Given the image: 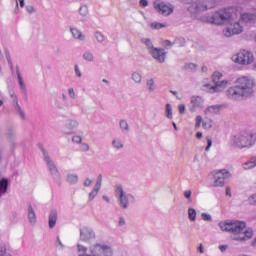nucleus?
<instances>
[{"instance_id": "f257e3e1", "label": "nucleus", "mask_w": 256, "mask_h": 256, "mask_svg": "<svg viewBox=\"0 0 256 256\" xmlns=\"http://www.w3.org/2000/svg\"><path fill=\"white\" fill-rule=\"evenodd\" d=\"M218 225L221 231L230 233V237L233 241L245 243V241H249V239L253 238V229L247 228V223L244 221L225 220L219 222Z\"/></svg>"}, {"instance_id": "f03ea898", "label": "nucleus", "mask_w": 256, "mask_h": 256, "mask_svg": "<svg viewBox=\"0 0 256 256\" xmlns=\"http://www.w3.org/2000/svg\"><path fill=\"white\" fill-rule=\"evenodd\" d=\"M255 81L248 77L238 78L236 85L230 87L226 91L228 99L232 101H241V99H248V97H253L255 95Z\"/></svg>"}, {"instance_id": "7ed1b4c3", "label": "nucleus", "mask_w": 256, "mask_h": 256, "mask_svg": "<svg viewBox=\"0 0 256 256\" xmlns=\"http://www.w3.org/2000/svg\"><path fill=\"white\" fill-rule=\"evenodd\" d=\"M76 251L78 256H113V248L105 243H94L90 247L77 243Z\"/></svg>"}, {"instance_id": "20e7f679", "label": "nucleus", "mask_w": 256, "mask_h": 256, "mask_svg": "<svg viewBox=\"0 0 256 256\" xmlns=\"http://www.w3.org/2000/svg\"><path fill=\"white\" fill-rule=\"evenodd\" d=\"M237 11L233 8L221 9L206 17V23L212 25H229L237 19Z\"/></svg>"}, {"instance_id": "39448f33", "label": "nucleus", "mask_w": 256, "mask_h": 256, "mask_svg": "<svg viewBox=\"0 0 256 256\" xmlns=\"http://www.w3.org/2000/svg\"><path fill=\"white\" fill-rule=\"evenodd\" d=\"M183 2L190 5L188 11L192 14L209 11V9L217 7V1L215 0H183Z\"/></svg>"}, {"instance_id": "423d86ee", "label": "nucleus", "mask_w": 256, "mask_h": 256, "mask_svg": "<svg viewBox=\"0 0 256 256\" xmlns=\"http://www.w3.org/2000/svg\"><path fill=\"white\" fill-rule=\"evenodd\" d=\"M221 79H223V74L218 71L214 72L212 74V84H204V91H208L209 93H221V91H225L229 85V81Z\"/></svg>"}, {"instance_id": "0eeeda50", "label": "nucleus", "mask_w": 256, "mask_h": 256, "mask_svg": "<svg viewBox=\"0 0 256 256\" xmlns=\"http://www.w3.org/2000/svg\"><path fill=\"white\" fill-rule=\"evenodd\" d=\"M256 135L249 132H241L232 138V145L238 149H245L255 145Z\"/></svg>"}, {"instance_id": "6e6552de", "label": "nucleus", "mask_w": 256, "mask_h": 256, "mask_svg": "<svg viewBox=\"0 0 256 256\" xmlns=\"http://www.w3.org/2000/svg\"><path fill=\"white\" fill-rule=\"evenodd\" d=\"M40 151L43 155L51 177L54 179V181H61V172H59V168H57V164H55V161H53V158H51L49 152L43 146H40Z\"/></svg>"}, {"instance_id": "1a4fd4ad", "label": "nucleus", "mask_w": 256, "mask_h": 256, "mask_svg": "<svg viewBox=\"0 0 256 256\" xmlns=\"http://www.w3.org/2000/svg\"><path fill=\"white\" fill-rule=\"evenodd\" d=\"M228 25L229 27L223 31V35L225 37L240 35V33L243 31V21H241V18H239V14H237V19L233 22H230Z\"/></svg>"}, {"instance_id": "9d476101", "label": "nucleus", "mask_w": 256, "mask_h": 256, "mask_svg": "<svg viewBox=\"0 0 256 256\" xmlns=\"http://www.w3.org/2000/svg\"><path fill=\"white\" fill-rule=\"evenodd\" d=\"M154 9H156L160 15H163V17H169V15H172L173 11H175V6L168 2L155 0Z\"/></svg>"}, {"instance_id": "9b49d317", "label": "nucleus", "mask_w": 256, "mask_h": 256, "mask_svg": "<svg viewBox=\"0 0 256 256\" xmlns=\"http://www.w3.org/2000/svg\"><path fill=\"white\" fill-rule=\"evenodd\" d=\"M254 59L253 53L247 50H242L232 57L234 63H239V65H251Z\"/></svg>"}, {"instance_id": "f8f14e48", "label": "nucleus", "mask_w": 256, "mask_h": 256, "mask_svg": "<svg viewBox=\"0 0 256 256\" xmlns=\"http://www.w3.org/2000/svg\"><path fill=\"white\" fill-rule=\"evenodd\" d=\"M214 182L213 187H223L225 185V180L231 177V172L225 169L212 172Z\"/></svg>"}, {"instance_id": "ddd939ff", "label": "nucleus", "mask_w": 256, "mask_h": 256, "mask_svg": "<svg viewBox=\"0 0 256 256\" xmlns=\"http://www.w3.org/2000/svg\"><path fill=\"white\" fill-rule=\"evenodd\" d=\"M95 239H97V234L93 228L83 227L80 229L79 241L82 243H92Z\"/></svg>"}, {"instance_id": "4468645a", "label": "nucleus", "mask_w": 256, "mask_h": 256, "mask_svg": "<svg viewBox=\"0 0 256 256\" xmlns=\"http://www.w3.org/2000/svg\"><path fill=\"white\" fill-rule=\"evenodd\" d=\"M116 197H118L119 203L123 209H127L129 204V199L127 198V194L123 191V186L118 185L116 187Z\"/></svg>"}, {"instance_id": "2eb2a0df", "label": "nucleus", "mask_w": 256, "mask_h": 256, "mask_svg": "<svg viewBox=\"0 0 256 256\" xmlns=\"http://www.w3.org/2000/svg\"><path fill=\"white\" fill-rule=\"evenodd\" d=\"M205 103V101L203 100V98L201 96H192L191 97V107L189 109L190 113H195V111H197V109H201V107H203V104Z\"/></svg>"}, {"instance_id": "dca6fc26", "label": "nucleus", "mask_w": 256, "mask_h": 256, "mask_svg": "<svg viewBox=\"0 0 256 256\" xmlns=\"http://www.w3.org/2000/svg\"><path fill=\"white\" fill-rule=\"evenodd\" d=\"M150 55H152L153 59L158 61V63H165V49L154 48L150 50Z\"/></svg>"}, {"instance_id": "f3484780", "label": "nucleus", "mask_w": 256, "mask_h": 256, "mask_svg": "<svg viewBox=\"0 0 256 256\" xmlns=\"http://www.w3.org/2000/svg\"><path fill=\"white\" fill-rule=\"evenodd\" d=\"M27 217L29 224L32 227H35L37 225V214L35 213V209L33 208V205H31V203L28 204Z\"/></svg>"}, {"instance_id": "a211bd4d", "label": "nucleus", "mask_w": 256, "mask_h": 256, "mask_svg": "<svg viewBox=\"0 0 256 256\" xmlns=\"http://www.w3.org/2000/svg\"><path fill=\"white\" fill-rule=\"evenodd\" d=\"M57 217H58L57 209H52L48 216L49 229H53L55 227V225H57Z\"/></svg>"}, {"instance_id": "6ab92c4d", "label": "nucleus", "mask_w": 256, "mask_h": 256, "mask_svg": "<svg viewBox=\"0 0 256 256\" xmlns=\"http://www.w3.org/2000/svg\"><path fill=\"white\" fill-rule=\"evenodd\" d=\"M79 120L75 118H70L65 121L64 126L68 129V131H75V129H79Z\"/></svg>"}, {"instance_id": "aec40b11", "label": "nucleus", "mask_w": 256, "mask_h": 256, "mask_svg": "<svg viewBox=\"0 0 256 256\" xmlns=\"http://www.w3.org/2000/svg\"><path fill=\"white\" fill-rule=\"evenodd\" d=\"M70 33L73 37V39H76L77 41H85L86 36L79 30L78 28L75 27H70Z\"/></svg>"}, {"instance_id": "412c9836", "label": "nucleus", "mask_w": 256, "mask_h": 256, "mask_svg": "<svg viewBox=\"0 0 256 256\" xmlns=\"http://www.w3.org/2000/svg\"><path fill=\"white\" fill-rule=\"evenodd\" d=\"M238 17H239L240 21H242V23H251V21L256 20V12L238 14Z\"/></svg>"}, {"instance_id": "4be33fe9", "label": "nucleus", "mask_w": 256, "mask_h": 256, "mask_svg": "<svg viewBox=\"0 0 256 256\" xmlns=\"http://www.w3.org/2000/svg\"><path fill=\"white\" fill-rule=\"evenodd\" d=\"M16 74L18 77L20 91H21L22 95H24V97H27V86L25 85V81L23 80V76H21V72L19 71V69L16 70Z\"/></svg>"}, {"instance_id": "5701e85b", "label": "nucleus", "mask_w": 256, "mask_h": 256, "mask_svg": "<svg viewBox=\"0 0 256 256\" xmlns=\"http://www.w3.org/2000/svg\"><path fill=\"white\" fill-rule=\"evenodd\" d=\"M199 69V65L193 62L185 63L182 67V71H187L188 73H195Z\"/></svg>"}, {"instance_id": "b1692460", "label": "nucleus", "mask_w": 256, "mask_h": 256, "mask_svg": "<svg viewBox=\"0 0 256 256\" xmlns=\"http://www.w3.org/2000/svg\"><path fill=\"white\" fill-rule=\"evenodd\" d=\"M221 111V107H219V105H212L207 107L204 110L205 115H217L219 114Z\"/></svg>"}, {"instance_id": "393cba45", "label": "nucleus", "mask_w": 256, "mask_h": 256, "mask_svg": "<svg viewBox=\"0 0 256 256\" xmlns=\"http://www.w3.org/2000/svg\"><path fill=\"white\" fill-rule=\"evenodd\" d=\"M256 167V157L250 158L247 162L242 164L244 171H249V169H255Z\"/></svg>"}, {"instance_id": "a878e982", "label": "nucleus", "mask_w": 256, "mask_h": 256, "mask_svg": "<svg viewBox=\"0 0 256 256\" xmlns=\"http://www.w3.org/2000/svg\"><path fill=\"white\" fill-rule=\"evenodd\" d=\"M66 181L69 185H77V183H79V176L77 174L69 173L67 174Z\"/></svg>"}, {"instance_id": "bb28decb", "label": "nucleus", "mask_w": 256, "mask_h": 256, "mask_svg": "<svg viewBox=\"0 0 256 256\" xmlns=\"http://www.w3.org/2000/svg\"><path fill=\"white\" fill-rule=\"evenodd\" d=\"M9 189V179L2 178L0 180V191L2 193H7V190Z\"/></svg>"}, {"instance_id": "cd10ccee", "label": "nucleus", "mask_w": 256, "mask_h": 256, "mask_svg": "<svg viewBox=\"0 0 256 256\" xmlns=\"http://www.w3.org/2000/svg\"><path fill=\"white\" fill-rule=\"evenodd\" d=\"M80 17H87L89 15V5L82 4L78 10Z\"/></svg>"}, {"instance_id": "c85d7f7f", "label": "nucleus", "mask_w": 256, "mask_h": 256, "mask_svg": "<svg viewBox=\"0 0 256 256\" xmlns=\"http://www.w3.org/2000/svg\"><path fill=\"white\" fill-rule=\"evenodd\" d=\"M119 127L122 133H127V131H129V122L125 119H121L119 121Z\"/></svg>"}, {"instance_id": "c756f323", "label": "nucleus", "mask_w": 256, "mask_h": 256, "mask_svg": "<svg viewBox=\"0 0 256 256\" xmlns=\"http://www.w3.org/2000/svg\"><path fill=\"white\" fill-rule=\"evenodd\" d=\"M146 85L149 93H153V91L157 89V85L155 84V80H153V78L148 79Z\"/></svg>"}, {"instance_id": "7c9ffc66", "label": "nucleus", "mask_w": 256, "mask_h": 256, "mask_svg": "<svg viewBox=\"0 0 256 256\" xmlns=\"http://www.w3.org/2000/svg\"><path fill=\"white\" fill-rule=\"evenodd\" d=\"M141 43H143V45H145L150 53V51H153V49H155L153 47V41H151V39L149 38H142L141 39Z\"/></svg>"}, {"instance_id": "2f4dec72", "label": "nucleus", "mask_w": 256, "mask_h": 256, "mask_svg": "<svg viewBox=\"0 0 256 256\" xmlns=\"http://www.w3.org/2000/svg\"><path fill=\"white\" fill-rule=\"evenodd\" d=\"M94 38L96 39L97 43H105V34H103L101 31H95Z\"/></svg>"}, {"instance_id": "473e14b6", "label": "nucleus", "mask_w": 256, "mask_h": 256, "mask_svg": "<svg viewBox=\"0 0 256 256\" xmlns=\"http://www.w3.org/2000/svg\"><path fill=\"white\" fill-rule=\"evenodd\" d=\"M188 219L192 222L197 221V210L194 208H188Z\"/></svg>"}, {"instance_id": "72a5a7b5", "label": "nucleus", "mask_w": 256, "mask_h": 256, "mask_svg": "<svg viewBox=\"0 0 256 256\" xmlns=\"http://www.w3.org/2000/svg\"><path fill=\"white\" fill-rule=\"evenodd\" d=\"M84 61H88L89 63H93L95 61V55H93L91 52L86 51L82 55Z\"/></svg>"}, {"instance_id": "f704fd0d", "label": "nucleus", "mask_w": 256, "mask_h": 256, "mask_svg": "<svg viewBox=\"0 0 256 256\" xmlns=\"http://www.w3.org/2000/svg\"><path fill=\"white\" fill-rule=\"evenodd\" d=\"M165 115L167 119H173V108L171 107V104L167 103L165 108Z\"/></svg>"}, {"instance_id": "c9c22d12", "label": "nucleus", "mask_w": 256, "mask_h": 256, "mask_svg": "<svg viewBox=\"0 0 256 256\" xmlns=\"http://www.w3.org/2000/svg\"><path fill=\"white\" fill-rule=\"evenodd\" d=\"M0 256H11L9 252H7V244L0 243Z\"/></svg>"}, {"instance_id": "e433bc0d", "label": "nucleus", "mask_w": 256, "mask_h": 256, "mask_svg": "<svg viewBox=\"0 0 256 256\" xmlns=\"http://www.w3.org/2000/svg\"><path fill=\"white\" fill-rule=\"evenodd\" d=\"M14 107L15 111L20 115L21 119H25V113H23V110L21 109L19 102H15Z\"/></svg>"}, {"instance_id": "4c0bfd02", "label": "nucleus", "mask_w": 256, "mask_h": 256, "mask_svg": "<svg viewBox=\"0 0 256 256\" xmlns=\"http://www.w3.org/2000/svg\"><path fill=\"white\" fill-rule=\"evenodd\" d=\"M165 27H167V24H165V23H159V22H152L151 23V28L152 29L159 30V29H163Z\"/></svg>"}, {"instance_id": "58836bf2", "label": "nucleus", "mask_w": 256, "mask_h": 256, "mask_svg": "<svg viewBox=\"0 0 256 256\" xmlns=\"http://www.w3.org/2000/svg\"><path fill=\"white\" fill-rule=\"evenodd\" d=\"M112 146L114 147V149H123L124 147L123 142L117 139L112 140Z\"/></svg>"}, {"instance_id": "ea45409f", "label": "nucleus", "mask_w": 256, "mask_h": 256, "mask_svg": "<svg viewBox=\"0 0 256 256\" xmlns=\"http://www.w3.org/2000/svg\"><path fill=\"white\" fill-rule=\"evenodd\" d=\"M99 189L94 188L89 194H88V201H93V199L95 197H97L98 193H99Z\"/></svg>"}, {"instance_id": "a19ab883", "label": "nucleus", "mask_w": 256, "mask_h": 256, "mask_svg": "<svg viewBox=\"0 0 256 256\" xmlns=\"http://www.w3.org/2000/svg\"><path fill=\"white\" fill-rule=\"evenodd\" d=\"M19 5L22 8L25 7V0H16V7L14 9L15 15H17V13H19Z\"/></svg>"}, {"instance_id": "79ce46f5", "label": "nucleus", "mask_w": 256, "mask_h": 256, "mask_svg": "<svg viewBox=\"0 0 256 256\" xmlns=\"http://www.w3.org/2000/svg\"><path fill=\"white\" fill-rule=\"evenodd\" d=\"M183 195L185 199H187L188 203H193V198H191V195H193V192L191 190H185Z\"/></svg>"}, {"instance_id": "37998d69", "label": "nucleus", "mask_w": 256, "mask_h": 256, "mask_svg": "<svg viewBox=\"0 0 256 256\" xmlns=\"http://www.w3.org/2000/svg\"><path fill=\"white\" fill-rule=\"evenodd\" d=\"M102 183H103V175L99 174L94 188L101 190Z\"/></svg>"}, {"instance_id": "c03bdc74", "label": "nucleus", "mask_w": 256, "mask_h": 256, "mask_svg": "<svg viewBox=\"0 0 256 256\" xmlns=\"http://www.w3.org/2000/svg\"><path fill=\"white\" fill-rule=\"evenodd\" d=\"M132 81H134V83H141V74L139 72H134L132 74Z\"/></svg>"}, {"instance_id": "a18cd8bd", "label": "nucleus", "mask_w": 256, "mask_h": 256, "mask_svg": "<svg viewBox=\"0 0 256 256\" xmlns=\"http://www.w3.org/2000/svg\"><path fill=\"white\" fill-rule=\"evenodd\" d=\"M74 73L78 79H81L83 77V73L81 72V68H79V65L74 66Z\"/></svg>"}, {"instance_id": "49530a36", "label": "nucleus", "mask_w": 256, "mask_h": 256, "mask_svg": "<svg viewBox=\"0 0 256 256\" xmlns=\"http://www.w3.org/2000/svg\"><path fill=\"white\" fill-rule=\"evenodd\" d=\"M6 137L11 141L15 137V130H13V128H9L6 132Z\"/></svg>"}, {"instance_id": "de8ad7c7", "label": "nucleus", "mask_w": 256, "mask_h": 256, "mask_svg": "<svg viewBox=\"0 0 256 256\" xmlns=\"http://www.w3.org/2000/svg\"><path fill=\"white\" fill-rule=\"evenodd\" d=\"M248 203L249 205H254L256 207V193L248 197Z\"/></svg>"}, {"instance_id": "09e8293b", "label": "nucleus", "mask_w": 256, "mask_h": 256, "mask_svg": "<svg viewBox=\"0 0 256 256\" xmlns=\"http://www.w3.org/2000/svg\"><path fill=\"white\" fill-rule=\"evenodd\" d=\"M201 218L203 219V221H213V217L211 216V214L202 213Z\"/></svg>"}, {"instance_id": "8fccbe9b", "label": "nucleus", "mask_w": 256, "mask_h": 256, "mask_svg": "<svg viewBox=\"0 0 256 256\" xmlns=\"http://www.w3.org/2000/svg\"><path fill=\"white\" fill-rule=\"evenodd\" d=\"M201 123L203 124V118L201 116H196L195 129H199Z\"/></svg>"}, {"instance_id": "3c124183", "label": "nucleus", "mask_w": 256, "mask_h": 256, "mask_svg": "<svg viewBox=\"0 0 256 256\" xmlns=\"http://www.w3.org/2000/svg\"><path fill=\"white\" fill-rule=\"evenodd\" d=\"M82 141H83V138L79 135H75V136L72 137V142L73 143L79 144V143H82Z\"/></svg>"}, {"instance_id": "603ef678", "label": "nucleus", "mask_w": 256, "mask_h": 256, "mask_svg": "<svg viewBox=\"0 0 256 256\" xmlns=\"http://www.w3.org/2000/svg\"><path fill=\"white\" fill-rule=\"evenodd\" d=\"M68 95H69L70 99H75V97H77V94L75 93V89H73V88L68 89Z\"/></svg>"}, {"instance_id": "864d4df0", "label": "nucleus", "mask_w": 256, "mask_h": 256, "mask_svg": "<svg viewBox=\"0 0 256 256\" xmlns=\"http://www.w3.org/2000/svg\"><path fill=\"white\" fill-rule=\"evenodd\" d=\"M89 149H91V147L87 143L84 142L81 144V151H83L84 153H87Z\"/></svg>"}, {"instance_id": "5fc2aeb1", "label": "nucleus", "mask_w": 256, "mask_h": 256, "mask_svg": "<svg viewBox=\"0 0 256 256\" xmlns=\"http://www.w3.org/2000/svg\"><path fill=\"white\" fill-rule=\"evenodd\" d=\"M91 185H93V180H91L90 178H86L84 183H83V186L84 187H91Z\"/></svg>"}, {"instance_id": "6e6d98bb", "label": "nucleus", "mask_w": 256, "mask_h": 256, "mask_svg": "<svg viewBox=\"0 0 256 256\" xmlns=\"http://www.w3.org/2000/svg\"><path fill=\"white\" fill-rule=\"evenodd\" d=\"M26 11H27V13H29L31 15V14L35 13V7H33V5H27Z\"/></svg>"}, {"instance_id": "4d7b16f0", "label": "nucleus", "mask_w": 256, "mask_h": 256, "mask_svg": "<svg viewBox=\"0 0 256 256\" xmlns=\"http://www.w3.org/2000/svg\"><path fill=\"white\" fill-rule=\"evenodd\" d=\"M206 141L208 143V145L205 148V151H209L211 149V145H213V140H211V138L207 137Z\"/></svg>"}, {"instance_id": "13d9d810", "label": "nucleus", "mask_w": 256, "mask_h": 256, "mask_svg": "<svg viewBox=\"0 0 256 256\" xmlns=\"http://www.w3.org/2000/svg\"><path fill=\"white\" fill-rule=\"evenodd\" d=\"M174 43H180V45H179V47H184L185 46V39H183V38H178V39H176L175 40V42Z\"/></svg>"}, {"instance_id": "bf43d9fd", "label": "nucleus", "mask_w": 256, "mask_h": 256, "mask_svg": "<svg viewBox=\"0 0 256 256\" xmlns=\"http://www.w3.org/2000/svg\"><path fill=\"white\" fill-rule=\"evenodd\" d=\"M163 45H164V47H166V49L173 47V43H171V41H169V40H165Z\"/></svg>"}, {"instance_id": "052dcab7", "label": "nucleus", "mask_w": 256, "mask_h": 256, "mask_svg": "<svg viewBox=\"0 0 256 256\" xmlns=\"http://www.w3.org/2000/svg\"><path fill=\"white\" fill-rule=\"evenodd\" d=\"M198 253H200L201 255H203V253H205V249L203 248V243H200L198 248H197Z\"/></svg>"}, {"instance_id": "680f3d73", "label": "nucleus", "mask_w": 256, "mask_h": 256, "mask_svg": "<svg viewBox=\"0 0 256 256\" xmlns=\"http://www.w3.org/2000/svg\"><path fill=\"white\" fill-rule=\"evenodd\" d=\"M57 247L58 249H63L65 246L63 245V242H61V239L57 237Z\"/></svg>"}, {"instance_id": "e2e57ef3", "label": "nucleus", "mask_w": 256, "mask_h": 256, "mask_svg": "<svg viewBox=\"0 0 256 256\" xmlns=\"http://www.w3.org/2000/svg\"><path fill=\"white\" fill-rule=\"evenodd\" d=\"M149 1L147 0H140V7H148Z\"/></svg>"}, {"instance_id": "0e129e2a", "label": "nucleus", "mask_w": 256, "mask_h": 256, "mask_svg": "<svg viewBox=\"0 0 256 256\" xmlns=\"http://www.w3.org/2000/svg\"><path fill=\"white\" fill-rule=\"evenodd\" d=\"M178 109H179V113H180L181 115H183V113H185V106H184V104H180V105L178 106Z\"/></svg>"}, {"instance_id": "69168bd1", "label": "nucleus", "mask_w": 256, "mask_h": 256, "mask_svg": "<svg viewBox=\"0 0 256 256\" xmlns=\"http://www.w3.org/2000/svg\"><path fill=\"white\" fill-rule=\"evenodd\" d=\"M118 225H119V227H124V225H125V218L120 217L119 221H118Z\"/></svg>"}, {"instance_id": "338daca9", "label": "nucleus", "mask_w": 256, "mask_h": 256, "mask_svg": "<svg viewBox=\"0 0 256 256\" xmlns=\"http://www.w3.org/2000/svg\"><path fill=\"white\" fill-rule=\"evenodd\" d=\"M219 249H220V251H221L222 253H225V251H227V249H228V246H227V245H220V246H219Z\"/></svg>"}, {"instance_id": "774afa93", "label": "nucleus", "mask_w": 256, "mask_h": 256, "mask_svg": "<svg viewBox=\"0 0 256 256\" xmlns=\"http://www.w3.org/2000/svg\"><path fill=\"white\" fill-rule=\"evenodd\" d=\"M11 98L13 99L14 103H18L19 99L17 98V95L15 93L11 94Z\"/></svg>"}]
</instances>
